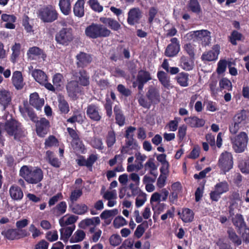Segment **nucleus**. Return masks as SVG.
I'll return each instance as SVG.
<instances>
[{"label":"nucleus","instance_id":"nucleus-1","mask_svg":"<svg viewBox=\"0 0 249 249\" xmlns=\"http://www.w3.org/2000/svg\"><path fill=\"white\" fill-rule=\"evenodd\" d=\"M19 175L28 183L37 184L43 178V172L38 167H28L23 165L19 170Z\"/></svg>","mask_w":249,"mask_h":249},{"label":"nucleus","instance_id":"nucleus-2","mask_svg":"<svg viewBox=\"0 0 249 249\" xmlns=\"http://www.w3.org/2000/svg\"><path fill=\"white\" fill-rule=\"evenodd\" d=\"M5 131L10 137H13L16 141H19L25 137L23 127L20 123L14 118L7 120L4 123Z\"/></svg>","mask_w":249,"mask_h":249},{"label":"nucleus","instance_id":"nucleus-3","mask_svg":"<svg viewBox=\"0 0 249 249\" xmlns=\"http://www.w3.org/2000/svg\"><path fill=\"white\" fill-rule=\"evenodd\" d=\"M85 33L86 36L89 38L96 39L108 36L109 30L104 25L92 23L86 27Z\"/></svg>","mask_w":249,"mask_h":249},{"label":"nucleus","instance_id":"nucleus-4","mask_svg":"<svg viewBox=\"0 0 249 249\" xmlns=\"http://www.w3.org/2000/svg\"><path fill=\"white\" fill-rule=\"evenodd\" d=\"M38 17L44 23H52L57 20L58 13L54 6L44 5L38 11Z\"/></svg>","mask_w":249,"mask_h":249},{"label":"nucleus","instance_id":"nucleus-5","mask_svg":"<svg viewBox=\"0 0 249 249\" xmlns=\"http://www.w3.org/2000/svg\"><path fill=\"white\" fill-rule=\"evenodd\" d=\"M74 39L73 30L71 27H63L55 35L56 43L64 46H68Z\"/></svg>","mask_w":249,"mask_h":249},{"label":"nucleus","instance_id":"nucleus-6","mask_svg":"<svg viewBox=\"0 0 249 249\" xmlns=\"http://www.w3.org/2000/svg\"><path fill=\"white\" fill-rule=\"evenodd\" d=\"M232 148L236 153L244 152L247 147L248 142V137L244 132L230 138Z\"/></svg>","mask_w":249,"mask_h":249},{"label":"nucleus","instance_id":"nucleus-7","mask_svg":"<svg viewBox=\"0 0 249 249\" xmlns=\"http://www.w3.org/2000/svg\"><path fill=\"white\" fill-rule=\"evenodd\" d=\"M32 75L36 81L40 85L44 86L50 91H55V89L53 85L48 82V77L43 71L39 69H35L32 71Z\"/></svg>","mask_w":249,"mask_h":249},{"label":"nucleus","instance_id":"nucleus-8","mask_svg":"<svg viewBox=\"0 0 249 249\" xmlns=\"http://www.w3.org/2000/svg\"><path fill=\"white\" fill-rule=\"evenodd\" d=\"M36 132L39 137L44 138L49 132L51 128L50 121L45 117L39 118L35 123Z\"/></svg>","mask_w":249,"mask_h":249},{"label":"nucleus","instance_id":"nucleus-9","mask_svg":"<svg viewBox=\"0 0 249 249\" xmlns=\"http://www.w3.org/2000/svg\"><path fill=\"white\" fill-rule=\"evenodd\" d=\"M230 186L226 181L217 183L214 186V189L210 194V198L213 201H217L221 195L229 191Z\"/></svg>","mask_w":249,"mask_h":249},{"label":"nucleus","instance_id":"nucleus-10","mask_svg":"<svg viewBox=\"0 0 249 249\" xmlns=\"http://www.w3.org/2000/svg\"><path fill=\"white\" fill-rule=\"evenodd\" d=\"M1 234L9 240H14L27 237L29 233L26 230L9 229L2 231Z\"/></svg>","mask_w":249,"mask_h":249},{"label":"nucleus","instance_id":"nucleus-11","mask_svg":"<svg viewBox=\"0 0 249 249\" xmlns=\"http://www.w3.org/2000/svg\"><path fill=\"white\" fill-rule=\"evenodd\" d=\"M232 154L228 152H223L220 156L218 165L224 172L229 171L232 168L233 160Z\"/></svg>","mask_w":249,"mask_h":249},{"label":"nucleus","instance_id":"nucleus-12","mask_svg":"<svg viewBox=\"0 0 249 249\" xmlns=\"http://www.w3.org/2000/svg\"><path fill=\"white\" fill-rule=\"evenodd\" d=\"M72 75L80 85L86 87L89 85V76L86 70L81 69L78 71H73Z\"/></svg>","mask_w":249,"mask_h":249},{"label":"nucleus","instance_id":"nucleus-13","mask_svg":"<svg viewBox=\"0 0 249 249\" xmlns=\"http://www.w3.org/2000/svg\"><path fill=\"white\" fill-rule=\"evenodd\" d=\"M86 113L88 117L93 121H99L102 118V113L99 107L94 104L87 106Z\"/></svg>","mask_w":249,"mask_h":249},{"label":"nucleus","instance_id":"nucleus-14","mask_svg":"<svg viewBox=\"0 0 249 249\" xmlns=\"http://www.w3.org/2000/svg\"><path fill=\"white\" fill-rule=\"evenodd\" d=\"M97 160V157L94 154L90 155L86 160L84 156L80 155L76 160L77 164L80 166H86L90 171H92V166Z\"/></svg>","mask_w":249,"mask_h":249},{"label":"nucleus","instance_id":"nucleus-15","mask_svg":"<svg viewBox=\"0 0 249 249\" xmlns=\"http://www.w3.org/2000/svg\"><path fill=\"white\" fill-rule=\"evenodd\" d=\"M77 68H84L90 64L92 60L91 55L83 52H80L76 56Z\"/></svg>","mask_w":249,"mask_h":249},{"label":"nucleus","instance_id":"nucleus-16","mask_svg":"<svg viewBox=\"0 0 249 249\" xmlns=\"http://www.w3.org/2000/svg\"><path fill=\"white\" fill-rule=\"evenodd\" d=\"M77 82L71 80L69 82L66 86L68 96L73 100L77 98V94L81 91V88Z\"/></svg>","mask_w":249,"mask_h":249},{"label":"nucleus","instance_id":"nucleus-17","mask_svg":"<svg viewBox=\"0 0 249 249\" xmlns=\"http://www.w3.org/2000/svg\"><path fill=\"white\" fill-rule=\"evenodd\" d=\"M100 223V220L99 217H93L91 218H86L82 220L79 224V227L83 229H85L87 227L90 226H93L89 229V232L93 233L95 231L96 225H98Z\"/></svg>","mask_w":249,"mask_h":249},{"label":"nucleus","instance_id":"nucleus-18","mask_svg":"<svg viewBox=\"0 0 249 249\" xmlns=\"http://www.w3.org/2000/svg\"><path fill=\"white\" fill-rule=\"evenodd\" d=\"M142 17V13L139 8L131 9L128 13L127 21L129 25H133L139 22Z\"/></svg>","mask_w":249,"mask_h":249},{"label":"nucleus","instance_id":"nucleus-19","mask_svg":"<svg viewBox=\"0 0 249 249\" xmlns=\"http://www.w3.org/2000/svg\"><path fill=\"white\" fill-rule=\"evenodd\" d=\"M9 193L11 199L14 201H20L24 196L22 189L16 184H13L10 186Z\"/></svg>","mask_w":249,"mask_h":249},{"label":"nucleus","instance_id":"nucleus-20","mask_svg":"<svg viewBox=\"0 0 249 249\" xmlns=\"http://www.w3.org/2000/svg\"><path fill=\"white\" fill-rule=\"evenodd\" d=\"M12 101V93L10 91L2 89L0 90V105L5 110L11 104Z\"/></svg>","mask_w":249,"mask_h":249},{"label":"nucleus","instance_id":"nucleus-21","mask_svg":"<svg viewBox=\"0 0 249 249\" xmlns=\"http://www.w3.org/2000/svg\"><path fill=\"white\" fill-rule=\"evenodd\" d=\"M12 83L15 89L18 90L21 89L23 88L24 83L21 71H16L13 73Z\"/></svg>","mask_w":249,"mask_h":249},{"label":"nucleus","instance_id":"nucleus-22","mask_svg":"<svg viewBox=\"0 0 249 249\" xmlns=\"http://www.w3.org/2000/svg\"><path fill=\"white\" fill-rule=\"evenodd\" d=\"M29 104L37 110H40L44 105V100L40 98L38 94L35 92L30 95Z\"/></svg>","mask_w":249,"mask_h":249},{"label":"nucleus","instance_id":"nucleus-23","mask_svg":"<svg viewBox=\"0 0 249 249\" xmlns=\"http://www.w3.org/2000/svg\"><path fill=\"white\" fill-rule=\"evenodd\" d=\"M58 109L59 114L62 115L67 114L70 111L69 104L64 96H60L58 99Z\"/></svg>","mask_w":249,"mask_h":249},{"label":"nucleus","instance_id":"nucleus-24","mask_svg":"<svg viewBox=\"0 0 249 249\" xmlns=\"http://www.w3.org/2000/svg\"><path fill=\"white\" fill-rule=\"evenodd\" d=\"M197 40L201 41L203 45H208L211 42V33L206 30L197 31Z\"/></svg>","mask_w":249,"mask_h":249},{"label":"nucleus","instance_id":"nucleus-25","mask_svg":"<svg viewBox=\"0 0 249 249\" xmlns=\"http://www.w3.org/2000/svg\"><path fill=\"white\" fill-rule=\"evenodd\" d=\"M75 228V226L74 225L67 226L64 228H61L60 230V239L63 240L65 243H67Z\"/></svg>","mask_w":249,"mask_h":249},{"label":"nucleus","instance_id":"nucleus-26","mask_svg":"<svg viewBox=\"0 0 249 249\" xmlns=\"http://www.w3.org/2000/svg\"><path fill=\"white\" fill-rule=\"evenodd\" d=\"M157 76L159 81L165 88L168 89L173 88V87L170 83V77L168 76L167 73L163 71H160L158 72Z\"/></svg>","mask_w":249,"mask_h":249},{"label":"nucleus","instance_id":"nucleus-27","mask_svg":"<svg viewBox=\"0 0 249 249\" xmlns=\"http://www.w3.org/2000/svg\"><path fill=\"white\" fill-rule=\"evenodd\" d=\"M218 49V47H215L212 50L204 53L201 57L202 60L208 61L216 60L219 54Z\"/></svg>","mask_w":249,"mask_h":249},{"label":"nucleus","instance_id":"nucleus-28","mask_svg":"<svg viewBox=\"0 0 249 249\" xmlns=\"http://www.w3.org/2000/svg\"><path fill=\"white\" fill-rule=\"evenodd\" d=\"M187 124L192 127H199L205 124V121L196 117H187L184 119Z\"/></svg>","mask_w":249,"mask_h":249},{"label":"nucleus","instance_id":"nucleus-29","mask_svg":"<svg viewBox=\"0 0 249 249\" xmlns=\"http://www.w3.org/2000/svg\"><path fill=\"white\" fill-rule=\"evenodd\" d=\"M69 207L71 208L73 213L78 215L85 214L88 210V206L85 204H70Z\"/></svg>","mask_w":249,"mask_h":249},{"label":"nucleus","instance_id":"nucleus-30","mask_svg":"<svg viewBox=\"0 0 249 249\" xmlns=\"http://www.w3.org/2000/svg\"><path fill=\"white\" fill-rule=\"evenodd\" d=\"M46 159L49 164L55 168H59L61 165V161L59 159L54 156V153L50 150L46 152Z\"/></svg>","mask_w":249,"mask_h":249},{"label":"nucleus","instance_id":"nucleus-31","mask_svg":"<svg viewBox=\"0 0 249 249\" xmlns=\"http://www.w3.org/2000/svg\"><path fill=\"white\" fill-rule=\"evenodd\" d=\"M84 0H77L73 7V13L75 16L81 18L84 15Z\"/></svg>","mask_w":249,"mask_h":249},{"label":"nucleus","instance_id":"nucleus-32","mask_svg":"<svg viewBox=\"0 0 249 249\" xmlns=\"http://www.w3.org/2000/svg\"><path fill=\"white\" fill-rule=\"evenodd\" d=\"M59 6L61 12L66 16L69 15L71 12V0H59Z\"/></svg>","mask_w":249,"mask_h":249},{"label":"nucleus","instance_id":"nucleus-33","mask_svg":"<svg viewBox=\"0 0 249 249\" xmlns=\"http://www.w3.org/2000/svg\"><path fill=\"white\" fill-rule=\"evenodd\" d=\"M179 66L185 71L192 70L194 67V62L191 58L185 56L180 58Z\"/></svg>","mask_w":249,"mask_h":249},{"label":"nucleus","instance_id":"nucleus-34","mask_svg":"<svg viewBox=\"0 0 249 249\" xmlns=\"http://www.w3.org/2000/svg\"><path fill=\"white\" fill-rule=\"evenodd\" d=\"M178 214L182 221L186 223L190 222L194 219V213L188 208L183 209L181 213H178Z\"/></svg>","mask_w":249,"mask_h":249},{"label":"nucleus","instance_id":"nucleus-35","mask_svg":"<svg viewBox=\"0 0 249 249\" xmlns=\"http://www.w3.org/2000/svg\"><path fill=\"white\" fill-rule=\"evenodd\" d=\"M27 54L37 56L38 58H42L43 60L46 58V54L43 50L36 46L30 48L28 51Z\"/></svg>","mask_w":249,"mask_h":249},{"label":"nucleus","instance_id":"nucleus-36","mask_svg":"<svg viewBox=\"0 0 249 249\" xmlns=\"http://www.w3.org/2000/svg\"><path fill=\"white\" fill-rule=\"evenodd\" d=\"M83 121L82 113L79 110L73 111L72 116L67 120L68 123L71 124H74L76 122L81 124Z\"/></svg>","mask_w":249,"mask_h":249},{"label":"nucleus","instance_id":"nucleus-37","mask_svg":"<svg viewBox=\"0 0 249 249\" xmlns=\"http://www.w3.org/2000/svg\"><path fill=\"white\" fill-rule=\"evenodd\" d=\"M161 195L158 192L154 193L150 198V203L152 205L153 209L154 210L157 206H163V204L160 203V201H161Z\"/></svg>","mask_w":249,"mask_h":249},{"label":"nucleus","instance_id":"nucleus-38","mask_svg":"<svg viewBox=\"0 0 249 249\" xmlns=\"http://www.w3.org/2000/svg\"><path fill=\"white\" fill-rule=\"evenodd\" d=\"M234 121L241 126H245L249 122L245 111L237 113L234 117Z\"/></svg>","mask_w":249,"mask_h":249},{"label":"nucleus","instance_id":"nucleus-39","mask_svg":"<svg viewBox=\"0 0 249 249\" xmlns=\"http://www.w3.org/2000/svg\"><path fill=\"white\" fill-rule=\"evenodd\" d=\"M21 45L19 43H15L12 47V53L11 55V61L13 63L17 61V58L20 54Z\"/></svg>","mask_w":249,"mask_h":249},{"label":"nucleus","instance_id":"nucleus-40","mask_svg":"<svg viewBox=\"0 0 249 249\" xmlns=\"http://www.w3.org/2000/svg\"><path fill=\"white\" fill-rule=\"evenodd\" d=\"M85 236L86 233L83 231L81 230H78L71 237L70 242L71 243H78L81 242L84 240Z\"/></svg>","mask_w":249,"mask_h":249},{"label":"nucleus","instance_id":"nucleus-41","mask_svg":"<svg viewBox=\"0 0 249 249\" xmlns=\"http://www.w3.org/2000/svg\"><path fill=\"white\" fill-rule=\"evenodd\" d=\"M233 225L239 229L244 228L246 226L243 216L237 214L231 218Z\"/></svg>","mask_w":249,"mask_h":249},{"label":"nucleus","instance_id":"nucleus-42","mask_svg":"<svg viewBox=\"0 0 249 249\" xmlns=\"http://www.w3.org/2000/svg\"><path fill=\"white\" fill-rule=\"evenodd\" d=\"M59 145V141L58 139L53 135H50L45 139L44 142V148L48 149L53 146H58Z\"/></svg>","mask_w":249,"mask_h":249},{"label":"nucleus","instance_id":"nucleus-43","mask_svg":"<svg viewBox=\"0 0 249 249\" xmlns=\"http://www.w3.org/2000/svg\"><path fill=\"white\" fill-rule=\"evenodd\" d=\"M179 45H173L169 44L167 47L165 54L167 56L173 57L176 55L179 51Z\"/></svg>","mask_w":249,"mask_h":249},{"label":"nucleus","instance_id":"nucleus-44","mask_svg":"<svg viewBox=\"0 0 249 249\" xmlns=\"http://www.w3.org/2000/svg\"><path fill=\"white\" fill-rule=\"evenodd\" d=\"M138 195L136 198V206L137 207H140L142 206L147 200L146 194L140 190L137 189Z\"/></svg>","mask_w":249,"mask_h":249},{"label":"nucleus","instance_id":"nucleus-45","mask_svg":"<svg viewBox=\"0 0 249 249\" xmlns=\"http://www.w3.org/2000/svg\"><path fill=\"white\" fill-rule=\"evenodd\" d=\"M151 79L149 73L146 71H140L137 76L138 83H146Z\"/></svg>","mask_w":249,"mask_h":249},{"label":"nucleus","instance_id":"nucleus-46","mask_svg":"<svg viewBox=\"0 0 249 249\" xmlns=\"http://www.w3.org/2000/svg\"><path fill=\"white\" fill-rule=\"evenodd\" d=\"M177 82L182 87H187L188 86V74L184 72L180 73L177 77Z\"/></svg>","mask_w":249,"mask_h":249},{"label":"nucleus","instance_id":"nucleus-47","mask_svg":"<svg viewBox=\"0 0 249 249\" xmlns=\"http://www.w3.org/2000/svg\"><path fill=\"white\" fill-rule=\"evenodd\" d=\"M89 143L93 148L101 150L102 152L105 151L104 150V146H103V143L100 139L93 137L90 140Z\"/></svg>","mask_w":249,"mask_h":249},{"label":"nucleus","instance_id":"nucleus-48","mask_svg":"<svg viewBox=\"0 0 249 249\" xmlns=\"http://www.w3.org/2000/svg\"><path fill=\"white\" fill-rule=\"evenodd\" d=\"M114 111L116 116L117 123L120 126L123 125L124 123V117L122 114L119 107L115 106L114 108Z\"/></svg>","mask_w":249,"mask_h":249},{"label":"nucleus","instance_id":"nucleus-49","mask_svg":"<svg viewBox=\"0 0 249 249\" xmlns=\"http://www.w3.org/2000/svg\"><path fill=\"white\" fill-rule=\"evenodd\" d=\"M144 166L145 168L150 169V174L151 175L157 177V173H155L154 171L157 169V166L154 163L153 159H149L145 163Z\"/></svg>","mask_w":249,"mask_h":249},{"label":"nucleus","instance_id":"nucleus-50","mask_svg":"<svg viewBox=\"0 0 249 249\" xmlns=\"http://www.w3.org/2000/svg\"><path fill=\"white\" fill-rule=\"evenodd\" d=\"M22 25L27 32L31 33L34 31L33 26L29 23V18L27 15H24L22 21Z\"/></svg>","mask_w":249,"mask_h":249},{"label":"nucleus","instance_id":"nucleus-51","mask_svg":"<svg viewBox=\"0 0 249 249\" xmlns=\"http://www.w3.org/2000/svg\"><path fill=\"white\" fill-rule=\"evenodd\" d=\"M242 35L237 31H233L230 36V41L232 44L235 45L237 44V41H240L242 39Z\"/></svg>","mask_w":249,"mask_h":249},{"label":"nucleus","instance_id":"nucleus-52","mask_svg":"<svg viewBox=\"0 0 249 249\" xmlns=\"http://www.w3.org/2000/svg\"><path fill=\"white\" fill-rule=\"evenodd\" d=\"M82 195V191L81 189L74 190L71 191L70 196V200L71 202V204H73Z\"/></svg>","mask_w":249,"mask_h":249},{"label":"nucleus","instance_id":"nucleus-53","mask_svg":"<svg viewBox=\"0 0 249 249\" xmlns=\"http://www.w3.org/2000/svg\"><path fill=\"white\" fill-rule=\"evenodd\" d=\"M239 167L242 173L249 174V158L241 161L239 164Z\"/></svg>","mask_w":249,"mask_h":249},{"label":"nucleus","instance_id":"nucleus-54","mask_svg":"<svg viewBox=\"0 0 249 249\" xmlns=\"http://www.w3.org/2000/svg\"><path fill=\"white\" fill-rule=\"evenodd\" d=\"M219 86L222 89H226L230 91L232 89V84L231 82L227 78H222L219 82Z\"/></svg>","mask_w":249,"mask_h":249},{"label":"nucleus","instance_id":"nucleus-55","mask_svg":"<svg viewBox=\"0 0 249 249\" xmlns=\"http://www.w3.org/2000/svg\"><path fill=\"white\" fill-rule=\"evenodd\" d=\"M228 234L229 238L236 245L238 246L241 244V240L233 230H229L228 231Z\"/></svg>","mask_w":249,"mask_h":249},{"label":"nucleus","instance_id":"nucleus-56","mask_svg":"<svg viewBox=\"0 0 249 249\" xmlns=\"http://www.w3.org/2000/svg\"><path fill=\"white\" fill-rule=\"evenodd\" d=\"M127 224L125 219L122 216L116 217L113 221V225L116 228H119Z\"/></svg>","mask_w":249,"mask_h":249},{"label":"nucleus","instance_id":"nucleus-57","mask_svg":"<svg viewBox=\"0 0 249 249\" xmlns=\"http://www.w3.org/2000/svg\"><path fill=\"white\" fill-rule=\"evenodd\" d=\"M189 8L194 13H198L201 10L200 6L197 0H190L189 2Z\"/></svg>","mask_w":249,"mask_h":249},{"label":"nucleus","instance_id":"nucleus-58","mask_svg":"<svg viewBox=\"0 0 249 249\" xmlns=\"http://www.w3.org/2000/svg\"><path fill=\"white\" fill-rule=\"evenodd\" d=\"M71 144L74 149L82 150L84 149V145L83 144L82 142L80 140V138H77L75 140H72Z\"/></svg>","mask_w":249,"mask_h":249},{"label":"nucleus","instance_id":"nucleus-59","mask_svg":"<svg viewBox=\"0 0 249 249\" xmlns=\"http://www.w3.org/2000/svg\"><path fill=\"white\" fill-rule=\"evenodd\" d=\"M67 206L65 201H61L55 207L57 210V213L59 215L64 214L67 210Z\"/></svg>","mask_w":249,"mask_h":249},{"label":"nucleus","instance_id":"nucleus-60","mask_svg":"<svg viewBox=\"0 0 249 249\" xmlns=\"http://www.w3.org/2000/svg\"><path fill=\"white\" fill-rule=\"evenodd\" d=\"M227 61L225 60H220L217 64L216 71L218 74L223 73L226 69Z\"/></svg>","mask_w":249,"mask_h":249},{"label":"nucleus","instance_id":"nucleus-61","mask_svg":"<svg viewBox=\"0 0 249 249\" xmlns=\"http://www.w3.org/2000/svg\"><path fill=\"white\" fill-rule=\"evenodd\" d=\"M63 198V195L61 193H58L56 195L51 197L49 200L48 204L50 207L54 205L59 199Z\"/></svg>","mask_w":249,"mask_h":249},{"label":"nucleus","instance_id":"nucleus-62","mask_svg":"<svg viewBox=\"0 0 249 249\" xmlns=\"http://www.w3.org/2000/svg\"><path fill=\"white\" fill-rule=\"evenodd\" d=\"M143 167V164L141 163H136V164H128L127 166V171L128 172L133 171H138Z\"/></svg>","mask_w":249,"mask_h":249},{"label":"nucleus","instance_id":"nucleus-63","mask_svg":"<svg viewBox=\"0 0 249 249\" xmlns=\"http://www.w3.org/2000/svg\"><path fill=\"white\" fill-rule=\"evenodd\" d=\"M46 238L50 242H53L56 241L58 238L57 231H48L46 234Z\"/></svg>","mask_w":249,"mask_h":249},{"label":"nucleus","instance_id":"nucleus-64","mask_svg":"<svg viewBox=\"0 0 249 249\" xmlns=\"http://www.w3.org/2000/svg\"><path fill=\"white\" fill-rule=\"evenodd\" d=\"M49 243L44 239L39 241L35 246L34 249H48Z\"/></svg>","mask_w":249,"mask_h":249}]
</instances>
